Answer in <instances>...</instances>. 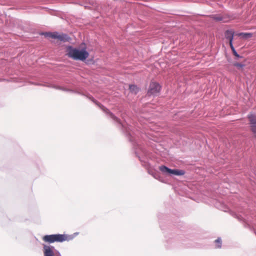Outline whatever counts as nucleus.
<instances>
[{"mask_svg":"<svg viewBox=\"0 0 256 256\" xmlns=\"http://www.w3.org/2000/svg\"><path fill=\"white\" fill-rule=\"evenodd\" d=\"M67 56L74 60H85L89 56L88 52L86 50H79L72 46L67 48Z\"/></svg>","mask_w":256,"mask_h":256,"instance_id":"1","label":"nucleus"},{"mask_svg":"<svg viewBox=\"0 0 256 256\" xmlns=\"http://www.w3.org/2000/svg\"><path fill=\"white\" fill-rule=\"evenodd\" d=\"M70 238L69 236L62 234L46 235L42 238L44 242L49 244L54 242H62L64 241H68Z\"/></svg>","mask_w":256,"mask_h":256,"instance_id":"2","label":"nucleus"},{"mask_svg":"<svg viewBox=\"0 0 256 256\" xmlns=\"http://www.w3.org/2000/svg\"><path fill=\"white\" fill-rule=\"evenodd\" d=\"M159 170L164 174H174L176 176H182L185 172L183 170H180L178 169H170L164 166H162L159 167Z\"/></svg>","mask_w":256,"mask_h":256,"instance_id":"3","label":"nucleus"},{"mask_svg":"<svg viewBox=\"0 0 256 256\" xmlns=\"http://www.w3.org/2000/svg\"><path fill=\"white\" fill-rule=\"evenodd\" d=\"M46 36L54 39H58L60 41L67 42L70 39V38L65 34H59L57 32H46L45 34Z\"/></svg>","mask_w":256,"mask_h":256,"instance_id":"4","label":"nucleus"},{"mask_svg":"<svg viewBox=\"0 0 256 256\" xmlns=\"http://www.w3.org/2000/svg\"><path fill=\"white\" fill-rule=\"evenodd\" d=\"M160 88L161 86L158 83L152 82L150 84L148 94V96L156 95L160 92Z\"/></svg>","mask_w":256,"mask_h":256,"instance_id":"5","label":"nucleus"},{"mask_svg":"<svg viewBox=\"0 0 256 256\" xmlns=\"http://www.w3.org/2000/svg\"><path fill=\"white\" fill-rule=\"evenodd\" d=\"M250 130L256 137V114H250L248 116Z\"/></svg>","mask_w":256,"mask_h":256,"instance_id":"6","label":"nucleus"},{"mask_svg":"<svg viewBox=\"0 0 256 256\" xmlns=\"http://www.w3.org/2000/svg\"><path fill=\"white\" fill-rule=\"evenodd\" d=\"M54 248L49 246H44V256H54Z\"/></svg>","mask_w":256,"mask_h":256,"instance_id":"7","label":"nucleus"},{"mask_svg":"<svg viewBox=\"0 0 256 256\" xmlns=\"http://www.w3.org/2000/svg\"><path fill=\"white\" fill-rule=\"evenodd\" d=\"M234 34V32L232 30H227L225 32V37L229 40L230 44H232Z\"/></svg>","mask_w":256,"mask_h":256,"instance_id":"8","label":"nucleus"},{"mask_svg":"<svg viewBox=\"0 0 256 256\" xmlns=\"http://www.w3.org/2000/svg\"><path fill=\"white\" fill-rule=\"evenodd\" d=\"M130 91L134 94H136L139 91V88L135 85H130L129 86Z\"/></svg>","mask_w":256,"mask_h":256,"instance_id":"9","label":"nucleus"},{"mask_svg":"<svg viewBox=\"0 0 256 256\" xmlns=\"http://www.w3.org/2000/svg\"><path fill=\"white\" fill-rule=\"evenodd\" d=\"M212 18L216 21H222L223 20V18L220 15H214Z\"/></svg>","mask_w":256,"mask_h":256,"instance_id":"10","label":"nucleus"},{"mask_svg":"<svg viewBox=\"0 0 256 256\" xmlns=\"http://www.w3.org/2000/svg\"><path fill=\"white\" fill-rule=\"evenodd\" d=\"M230 47L232 50V53L234 54V56H236L237 58H240V56L238 54V53L236 52V51L233 45H232V44H230Z\"/></svg>","mask_w":256,"mask_h":256,"instance_id":"11","label":"nucleus"},{"mask_svg":"<svg viewBox=\"0 0 256 256\" xmlns=\"http://www.w3.org/2000/svg\"><path fill=\"white\" fill-rule=\"evenodd\" d=\"M238 36H242L244 38H248V37H251L252 36V34H250V33H244V32H242V33L238 34Z\"/></svg>","mask_w":256,"mask_h":256,"instance_id":"12","label":"nucleus"},{"mask_svg":"<svg viewBox=\"0 0 256 256\" xmlns=\"http://www.w3.org/2000/svg\"><path fill=\"white\" fill-rule=\"evenodd\" d=\"M215 243L216 244V247L217 248H221L222 244V240L220 238H218L215 240Z\"/></svg>","mask_w":256,"mask_h":256,"instance_id":"13","label":"nucleus"},{"mask_svg":"<svg viewBox=\"0 0 256 256\" xmlns=\"http://www.w3.org/2000/svg\"><path fill=\"white\" fill-rule=\"evenodd\" d=\"M234 66L239 68H242L244 66V65L242 64H240V63H238V62H235L234 64Z\"/></svg>","mask_w":256,"mask_h":256,"instance_id":"14","label":"nucleus"},{"mask_svg":"<svg viewBox=\"0 0 256 256\" xmlns=\"http://www.w3.org/2000/svg\"><path fill=\"white\" fill-rule=\"evenodd\" d=\"M110 116H112V118H113L115 119L116 118V117L112 114H110Z\"/></svg>","mask_w":256,"mask_h":256,"instance_id":"15","label":"nucleus"}]
</instances>
